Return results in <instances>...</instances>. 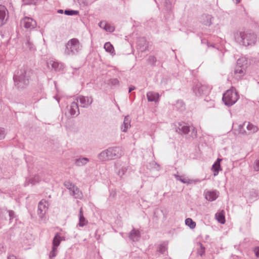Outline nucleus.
Returning <instances> with one entry per match:
<instances>
[{"instance_id":"f257e3e1","label":"nucleus","mask_w":259,"mask_h":259,"mask_svg":"<svg viewBox=\"0 0 259 259\" xmlns=\"http://www.w3.org/2000/svg\"><path fill=\"white\" fill-rule=\"evenodd\" d=\"M235 41L240 45L249 46L254 45L256 41V35L250 31H239L234 33Z\"/></svg>"},{"instance_id":"f03ea898","label":"nucleus","mask_w":259,"mask_h":259,"mask_svg":"<svg viewBox=\"0 0 259 259\" xmlns=\"http://www.w3.org/2000/svg\"><path fill=\"white\" fill-rule=\"evenodd\" d=\"M30 72L25 68L19 69L14 75L13 79L15 86L18 89H24L29 82Z\"/></svg>"},{"instance_id":"7ed1b4c3","label":"nucleus","mask_w":259,"mask_h":259,"mask_svg":"<svg viewBox=\"0 0 259 259\" xmlns=\"http://www.w3.org/2000/svg\"><path fill=\"white\" fill-rule=\"evenodd\" d=\"M64 54L67 56L78 55L82 50V46L79 40L76 38L69 39L65 44Z\"/></svg>"},{"instance_id":"20e7f679","label":"nucleus","mask_w":259,"mask_h":259,"mask_svg":"<svg viewBox=\"0 0 259 259\" xmlns=\"http://www.w3.org/2000/svg\"><path fill=\"white\" fill-rule=\"evenodd\" d=\"M239 99L237 93L233 90H229L223 95L222 100L225 104L228 106H231L234 104Z\"/></svg>"},{"instance_id":"39448f33","label":"nucleus","mask_w":259,"mask_h":259,"mask_svg":"<svg viewBox=\"0 0 259 259\" xmlns=\"http://www.w3.org/2000/svg\"><path fill=\"white\" fill-rule=\"evenodd\" d=\"M193 92L197 96L206 95L209 92V89L207 85L202 84L200 82L196 83L193 87Z\"/></svg>"},{"instance_id":"423d86ee","label":"nucleus","mask_w":259,"mask_h":259,"mask_svg":"<svg viewBox=\"0 0 259 259\" xmlns=\"http://www.w3.org/2000/svg\"><path fill=\"white\" fill-rule=\"evenodd\" d=\"M22 48L24 51L34 52L36 48L29 36L26 35L22 42Z\"/></svg>"},{"instance_id":"0eeeda50","label":"nucleus","mask_w":259,"mask_h":259,"mask_svg":"<svg viewBox=\"0 0 259 259\" xmlns=\"http://www.w3.org/2000/svg\"><path fill=\"white\" fill-rule=\"evenodd\" d=\"M48 208V204L46 201L41 200L38 204L37 214L39 218L43 220L45 219V214Z\"/></svg>"},{"instance_id":"6e6552de","label":"nucleus","mask_w":259,"mask_h":259,"mask_svg":"<svg viewBox=\"0 0 259 259\" xmlns=\"http://www.w3.org/2000/svg\"><path fill=\"white\" fill-rule=\"evenodd\" d=\"M21 24L27 29H32L36 26V22L32 18L25 17L21 21Z\"/></svg>"},{"instance_id":"1a4fd4ad","label":"nucleus","mask_w":259,"mask_h":259,"mask_svg":"<svg viewBox=\"0 0 259 259\" xmlns=\"http://www.w3.org/2000/svg\"><path fill=\"white\" fill-rule=\"evenodd\" d=\"M77 102L79 101L80 107L84 108L89 107L93 103V98L91 97L79 96L75 98Z\"/></svg>"},{"instance_id":"9d476101","label":"nucleus","mask_w":259,"mask_h":259,"mask_svg":"<svg viewBox=\"0 0 259 259\" xmlns=\"http://www.w3.org/2000/svg\"><path fill=\"white\" fill-rule=\"evenodd\" d=\"M9 18V12L6 7L0 5V27L5 24Z\"/></svg>"},{"instance_id":"9b49d317","label":"nucleus","mask_w":259,"mask_h":259,"mask_svg":"<svg viewBox=\"0 0 259 259\" xmlns=\"http://www.w3.org/2000/svg\"><path fill=\"white\" fill-rule=\"evenodd\" d=\"M141 232L138 229L133 228L129 232L128 237L130 240L133 242L138 241L141 238Z\"/></svg>"},{"instance_id":"f8f14e48","label":"nucleus","mask_w":259,"mask_h":259,"mask_svg":"<svg viewBox=\"0 0 259 259\" xmlns=\"http://www.w3.org/2000/svg\"><path fill=\"white\" fill-rule=\"evenodd\" d=\"M147 48L148 42L146 39L144 37L139 38L137 41V49L141 52H144Z\"/></svg>"},{"instance_id":"ddd939ff","label":"nucleus","mask_w":259,"mask_h":259,"mask_svg":"<svg viewBox=\"0 0 259 259\" xmlns=\"http://www.w3.org/2000/svg\"><path fill=\"white\" fill-rule=\"evenodd\" d=\"M69 113L71 116H77L79 114V110L77 102L73 101L71 105L68 107Z\"/></svg>"},{"instance_id":"4468645a","label":"nucleus","mask_w":259,"mask_h":259,"mask_svg":"<svg viewBox=\"0 0 259 259\" xmlns=\"http://www.w3.org/2000/svg\"><path fill=\"white\" fill-rule=\"evenodd\" d=\"M246 68L236 66L234 70V76L237 79H241L246 73Z\"/></svg>"},{"instance_id":"2eb2a0df","label":"nucleus","mask_w":259,"mask_h":259,"mask_svg":"<svg viewBox=\"0 0 259 259\" xmlns=\"http://www.w3.org/2000/svg\"><path fill=\"white\" fill-rule=\"evenodd\" d=\"M113 159L120 157L123 154V151L119 147L110 148Z\"/></svg>"},{"instance_id":"dca6fc26","label":"nucleus","mask_w":259,"mask_h":259,"mask_svg":"<svg viewBox=\"0 0 259 259\" xmlns=\"http://www.w3.org/2000/svg\"><path fill=\"white\" fill-rule=\"evenodd\" d=\"M190 131V126L185 123L179 124V126L176 127V132L180 134H187Z\"/></svg>"},{"instance_id":"f3484780","label":"nucleus","mask_w":259,"mask_h":259,"mask_svg":"<svg viewBox=\"0 0 259 259\" xmlns=\"http://www.w3.org/2000/svg\"><path fill=\"white\" fill-rule=\"evenodd\" d=\"M219 196V192L216 190L208 191L205 193V197L206 200L209 201L215 200Z\"/></svg>"},{"instance_id":"a211bd4d","label":"nucleus","mask_w":259,"mask_h":259,"mask_svg":"<svg viewBox=\"0 0 259 259\" xmlns=\"http://www.w3.org/2000/svg\"><path fill=\"white\" fill-rule=\"evenodd\" d=\"M212 19H213V17L209 14H203L201 17V22L207 26H209L212 24Z\"/></svg>"},{"instance_id":"6ab92c4d","label":"nucleus","mask_w":259,"mask_h":259,"mask_svg":"<svg viewBox=\"0 0 259 259\" xmlns=\"http://www.w3.org/2000/svg\"><path fill=\"white\" fill-rule=\"evenodd\" d=\"M48 64L51 65L52 68L56 71H60L62 70L64 67V65L63 63L53 60L50 61L48 63Z\"/></svg>"},{"instance_id":"aec40b11","label":"nucleus","mask_w":259,"mask_h":259,"mask_svg":"<svg viewBox=\"0 0 259 259\" xmlns=\"http://www.w3.org/2000/svg\"><path fill=\"white\" fill-rule=\"evenodd\" d=\"M222 160V159L218 158L215 162L212 165L211 169L213 172L214 176H217L218 175L219 171L222 170L220 164L221 161Z\"/></svg>"},{"instance_id":"412c9836","label":"nucleus","mask_w":259,"mask_h":259,"mask_svg":"<svg viewBox=\"0 0 259 259\" xmlns=\"http://www.w3.org/2000/svg\"><path fill=\"white\" fill-rule=\"evenodd\" d=\"M159 95L158 93L153 92H149L147 93V98L149 102H157Z\"/></svg>"},{"instance_id":"4be33fe9","label":"nucleus","mask_w":259,"mask_h":259,"mask_svg":"<svg viewBox=\"0 0 259 259\" xmlns=\"http://www.w3.org/2000/svg\"><path fill=\"white\" fill-rule=\"evenodd\" d=\"M131 127V120L129 116L124 117L123 124L121 126V130L123 132H126L127 129Z\"/></svg>"},{"instance_id":"5701e85b","label":"nucleus","mask_w":259,"mask_h":259,"mask_svg":"<svg viewBox=\"0 0 259 259\" xmlns=\"http://www.w3.org/2000/svg\"><path fill=\"white\" fill-rule=\"evenodd\" d=\"M115 166L116 168V172L120 177H122L124 175L127 169V167L126 166H121V165H119L118 163L115 164Z\"/></svg>"},{"instance_id":"b1692460","label":"nucleus","mask_w":259,"mask_h":259,"mask_svg":"<svg viewBox=\"0 0 259 259\" xmlns=\"http://www.w3.org/2000/svg\"><path fill=\"white\" fill-rule=\"evenodd\" d=\"M64 240V237H61L60 236L59 233H57L53 238L52 242V247L57 248L58 246L60 245L61 241Z\"/></svg>"},{"instance_id":"393cba45","label":"nucleus","mask_w":259,"mask_h":259,"mask_svg":"<svg viewBox=\"0 0 259 259\" xmlns=\"http://www.w3.org/2000/svg\"><path fill=\"white\" fill-rule=\"evenodd\" d=\"M40 180H41V179H40V177L38 175H36L32 178L27 179L24 185H25V186H26L28 185L29 184H31L32 185H35V184L38 183Z\"/></svg>"},{"instance_id":"a878e982","label":"nucleus","mask_w":259,"mask_h":259,"mask_svg":"<svg viewBox=\"0 0 259 259\" xmlns=\"http://www.w3.org/2000/svg\"><path fill=\"white\" fill-rule=\"evenodd\" d=\"M88 221L84 217L82 209L81 208L79 210L78 226L79 227H83L85 225H86L88 224Z\"/></svg>"},{"instance_id":"bb28decb","label":"nucleus","mask_w":259,"mask_h":259,"mask_svg":"<svg viewBox=\"0 0 259 259\" xmlns=\"http://www.w3.org/2000/svg\"><path fill=\"white\" fill-rule=\"evenodd\" d=\"M99 25L101 28L104 29L106 31L112 32L114 30L113 26L106 23L105 22H100Z\"/></svg>"},{"instance_id":"cd10ccee","label":"nucleus","mask_w":259,"mask_h":259,"mask_svg":"<svg viewBox=\"0 0 259 259\" xmlns=\"http://www.w3.org/2000/svg\"><path fill=\"white\" fill-rule=\"evenodd\" d=\"M236 66L241 67L247 68L248 66V60L245 57H242L239 58L237 61Z\"/></svg>"},{"instance_id":"c85d7f7f","label":"nucleus","mask_w":259,"mask_h":259,"mask_svg":"<svg viewBox=\"0 0 259 259\" xmlns=\"http://www.w3.org/2000/svg\"><path fill=\"white\" fill-rule=\"evenodd\" d=\"M71 195H72L76 199H81L83 195L82 192L79 190V188L75 186L74 189L71 192Z\"/></svg>"},{"instance_id":"c756f323","label":"nucleus","mask_w":259,"mask_h":259,"mask_svg":"<svg viewBox=\"0 0 259 259\" xmlns=\"http://www.w3.org/2000/svg\"><path fill=\"white\" fill-rule=\"evenodd\" d=\"M104 48L105 51L109 53L111 55L114 56L115 55L114 47L110 42H107L104 44Z\"/></svg>"},{"instance_id":"7c9ffc66","label":"nucleus","mask_w":259,"mask_h":259,"mask_svg":"<svg viewBox=\"0 0 259 259\" xmlns=\"http://www.w3.org/2000/svg\"><path fill=\"white\" fill-rule=\"evenodd\" d=\"M89 161V159L86 157L76 159L75 164L78 166H82L85 165Z\"/></svg>"},{"instance_id":"2f4dec72","label":"nucleus","mask_w":259,"mask_h":259,"mask_svg":"<svg viewBox=\"0 0 259 259\" xmlns=\"http://www.w3.org/2000/svg\"><path fill=\"white\" fill-rule=\"evenodd\" d=\"M158 251L162 254L166 255L167 253V243L163 242L160 244L159 246Z\"/></svg>"},{"instance_id":"473e14b6","label":"nucleus","mask_w":259,"mask_h":259,"mask_svg":"<svg viewBox=\"0 0 259 259\" xmlns=\"http://www.w3.org/2000/svg\"><path fill=\"white\" fill-rule=\"evenodd\" d=\"M175 177L177 180L181 181L182 183L184 184H189L192 183V180H190L186 178H184L183 176H179L178 175H175Z\"/></svg>"},{"instance_id":"72a5a7b5","label":"nucleus","mask_w":259,"mask_h":259,"mask_svg":"<svg viewBox=\"0 0 259 259\" xmlns=\"http://www.w3.org/2000/svg\"><path fill=\"white\" fill-rule=\"evenodd\" d=\"M246 128L250 133H255L258 131V127L256 125L249 122H246Z\"/></svg>"},{"instance_id":"f704fd0d","label":"nucleus","mask_w":259,"mask_h":259,"mask_svg":"<svg viewBox=\"0 0 259 259\" xmlns=\"http://www.w3.org/2000/svg\"><path fill=\"white\" fill-rule=\"evenodd\" d=\"M185 224L190 229H193L196 227V223L191 218H187L185 220Z\"/></svg>"},{"instance_id":"c9c22d12","label":"nucleus","mask_w":259,"mask_h":259,"mask_svg":"<svg viewBox=\"0 0 259 259\" xmlns=\"http://www.w3.org/2000/svg\"><path fill=\"white\" fill-rule=\"evenodd\" d=\"M64 185L67 189H68L70 191V193L72 191V190L74 189V188L76 186L74 184L72 183L69 181H65L64 183Z\"/></svg>"},{"instance_id":"e433bc0d","label":"nucleus","mask_w":259,"mask_h":259,"mask_svg":"<svg viewBox=\"0 0 259 259\" xmlns=\"http://www.w3.org/2000/svg\"><path fill=\"white\" fill-rule=\"evenodd\" d=\"M257 196V192L254 189L251 190L249 192L246 194V197H248L250 199H253L256 198Z\"/></svg>"},{"instance_id":"4c0bfd02","label":"nucleus","mask_w":259,"mask_h":259,"mask_svg":"<svg viewBox=\"0 0 259 259\" xmlns=\"http://www.w3.org/2000/svg\"><path fill=\"white\" fill-rule=\"evenodd\" d=\"M215 217L218 221L221 224H224L225 223V218L223 214L221 213H216Z\"/></svg>"},{"instance_id":"58836bf2","label":"nucleus","mask_w":259,"mask_h":259,"mask_svg":"<svg viewBox=\"0 0 259 259\" xmlns=\"http://www.w3.org/2000/svg\"><path fill=\"white\" fill-rule=\"evenodd\" d=\"M106 155V152L105 150H103L98 155V158L100 161H108Z\"/></svg>"},{"instance_id":"ea45409f","label":"nucleus","mask_w":259,"mask_h":259,"mask_svg":"<svg viewBox=\"0 0 259 259\" xmlns=\"http://www.w3.org/2000/svg\"><path fill=\"white\" fill-rule=\"evenodd\" d=\"M78 13V11L73 10H66L64 11V14L68 16L77 15Z\"/></svg>"},{"instance_id":"a19ab883","label":"nucleus","mask_w":259,"mask_h":259,"mask_svg":"<svg viewBox=\"0 0 259 259\" xmlns=\"http://www.w3.org/2000/svg\"><path fill=\"white\" fill-rule=\"evenodd\" d=\"M246 122H244L242 124H240L238 126L239 133L242 135H246V132L243 128V126L245 125Z\"/></svg>"},{"instance_id":"79ce46f5","label":"nucleus","mask_w":259,"mask_h":259,"mask_svg":"<svg viewBox=\"0 0 259 259\" xmlns=\"http://www.w3.org/2000/svg\"><path fill=\"white\" fill-rule=\"evenodd\" d=\"M57 254V248L52 247V250L50 253L49 257L51 259L55 257Z\"/></svg>"},{"instance_id":"37998d69","label":"nucleus","mask_w":259,"mask_h":259,"mask_svg":"<svg viewBox=\"0 0 259 259\" xmlns=\"http://www.w3.org/2000/svg\"><path fill=\"white\" fill-rule=\"evenodd\" d=\"M105 151L106 153V157H107V160H111V159H113V157L112 156V154H111V150H110V148H109L108 149H107L106 150H105Z\"/></svg>"},{"instance_id":"c03bdc74","label":"nucleus","mask_w":259,"mask_h":259,"mask_svg":"<svg viewBox=\"0 0 259 259\" xmlns=\"http://www.w3.org/2000/svg\"><path fill=\"white\" fill-rule=\"evenodd\" d=\"M148 62L152 65H154L156 62V58L154 56H150L148 59Z\"/></svg>"},{"instance_id":"a18cd8bd","label":"nucleus","mask_w":259,"mask_h":259,"mask_svg":"<svg viewBox=\"0 0 259 259\" xmlns=\"http://www.w3.org/2000/svg\"><path fill=\"white\" fill-rule=\"evenodd\" d=\"M6 132L4 128L0 127V140L5 138Z\"/></svg>"},{"instance_id":"49530a36","label":"nucleus","mask_w":259,"mask_h":259,"mask_svg":"<svg viewBox=\"0 0 259 259\" xmlns=\"http://www.w3.org/2000/svg\"><path fill=\"white\" fill-rule=\"evenodd\" d=\"M197 130L194 127H192L191 128V136L192 137V138H195L197 137Z\"/></svg>"},{"instance_id":"de8ad7c7","label":"nucleus","mask_w":259,"mask_h":259,"mask_svg":"<svg viewBox=\"0 0 259 259\" xmlns=\"http://www.w3.org/2000/svg\"><path fill=\"white\" fill-rule=\"evenodd\" d=\"M253 168L255 171H259V159L254 161Z\"/></svg>"},{"instance_id":"09e8293b","label":"nucleus","mask_w":259,"mask_h":259,"mask_svg":"<svg viewBox=\"0 0 259 259\" xmlns=\"http://www.w3.org/2000/svg\"><path fill=\"white\" fill-rule=\"evenodd\" d=\"M205 248L204 247L202 246V244H201V246H200V249L198 250V253L202 256L203 254H204V252H205Z\"/></svg>"},{"instance_id":"8fccbe9b","label":"nucleus","mask_w":259,"mask_h":259,"mask_svg":"<svg viewBox=\"0 0 259 259\" xmlns=\"http://www.w3.org/2000/svg\"><path fill=\"white\" fill-rule=\"evenodd\" d=\"M110 83L111 85H117L119 83V81L116 78H113V79H111L110 80Z\"/></svg>"},{"instance_id":"3c124183","label":"nucleus","mask_w":259,"mask_h":259,"mask_svg":"<svg viewBox=\"0 0 259 259\" xmlns=\"http://www.w3.org/2000/svg\"><path fill=\"white\" fill-rule=\"evenodd\" d=\"M8 212L10 217V221H11L15 217V212L13 210H9Z\"/></svg>"},{"instance_id":"603ef678","label":"nucleus","mask_w":259,"mask_h":259,"mask_svg":"<svg viewBox=\"0 0 259 259\" xmlns=\"http://www.w3.org/2000/svg\"><path fill=\"white\" fill-rule=\"evenodd\" d=\"M164 5L167 9H169L170 8V2L169 0H165L164 2Z\"/></svg>"},{"instance_id":"864d4df0","label":"nucleus","mask_w":259,"mask_h":259,"mask_svg":"<svg viewBox=\"0 0 259 259\" xmlns=\"http://www.w3.org/2000/svg\"><path fill=\"white\" fill-rule=\"evenodd\" d=\"M24 2L25 5H31L35 3L34 0H30L28 2L24 1Z\"/></svg>"},{"instance_id":"5fc2aeb1","label":"nucleus","mask_w":259,"mask_h":259,"mask_svg":"<svg viewBox=\"0 0 259 259\" xmlns=\"http://www.w3.org/2000/svg\"><path fill=\"white\" fill-rule=\"evenodd\" d=\"M254 252L257 257H259V247H256L254 249Z\"/></svg>"},{"instance_id":"6e6d98bb","label":"nucleus","mask_w":259,"mask_h":259,"mask_svg":"<svg viewBox=\"0 0 259 259\" xmlns=\"http://www.w3.org/2000/svg\"><path fill=\"white\" fill-rule=\"evenodd\" d=\"M135 89V87L133 85H131V87H129L128 92L131 93L132 91H133Z\"/></svg>"},{"instance_id":"4d7b16f0","label":"nucleus","mask_w":259,"mask_h":259,"mask_svg":"<svg viewBox=\"0 0 259 259\" xmlns=\"http://www.w3.org/2000/svg\"><path fill=\"white\" fill-rule=\"evenodd\" d=\"M50 176H49V178H44V181H45L46 182H49L50 180Z\"/></svg>"},{"instance_id":"13d9d810","label":"nucleus","mask_w":259,"mask_h":259,"mask_svg":"<svg viewBox=\"0 0 259 259\" xmlns=\"http://www.w3.org/2000/svg\"><path fill=\"white\" fill-rule=\"evenodd\" d=\"M180 104L182 106L184 105V103L182 101H178L177 102V105Z\"/></svg>"},{"instance_id":"bf43d9fd","label":"nucleus","mask_w":259,"mask_h":259,"mask_svg":"<svg viewBox=\"0 0 259 259\" xmlns=\"http://www.w3.org/2000/svg\"><path fill=\"white\" fill-rule=\"evenodd\" d=\"M57 12L59 14H63V13H64V12L63 11V10H61V9H59L58 10Z\"/></svg>"},{"instance_id":"052dcab7","label":"nucleus","mask_w":259,"mask_h":259,"mask_svg":"<svg viewBox=\"0 0 259 259\" xmlns=\"http://www.w3.org/2000/svg\"><path fill=\"white\" fill-rule=\"evenodd\" d=\"M193 180L192 183L193 182L197 183V182H201V181L200 180H198V179L195 180Z\"/></svg>"},{"instance_id":"680f3d73","label":"nucleus","mask_w":259,"mask_h":259,"mask_svg":"<svg viewBox=\"0 0 259 259\" xmlns=\"http://www.w3.org/2000/svg\"><path fill=\"white\" fill-rule=\"evenodd\" d=\"M234 2L236 4H238L240 2V0H234Z\"/></svg>"},{"instance_id":"e2e57ef3","label":"nucleus","mask_w":259,"mask_h":259,"mask_svg":"<svg viewBox=\"0 0 259 259\" xmlns=\"http://www.w3.org/2000/svg\"><path fill=\"white\" fill-rule=\"evenodd\" d=\"M155 164L156 165H157V167H159V165L158 164H157V163H155Z\"/></svg>"},{"instance_id":"0e129e2a","label":"nucleus","mask_w":259,"mask_h":259,"mask_svg":"<svg viewBox=\"0 0 259 259\" xmlns=\"http://www.w3.org/2000/svg\"><path fill=\"white\" fill-rule=\"evenodd\" d=\"M204 41H206L205 40H201L202 42L204 43Z\"/></svg>"},{"instance_id":"69168bd1","label":"nucleus","mask_w":259,"mask_h":259,"mask_svg":"<svg viewBox=\"0 0 259 259\" xmlns=\"http://www.w3.org/2000/svg\"><path fill=\"white\" fill-rule=\"evenodd\" d=\"M207 44L208 47H209V45H208V43L207 41Z\"/></svg>"}]
</instances>
